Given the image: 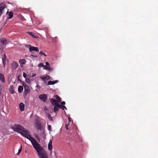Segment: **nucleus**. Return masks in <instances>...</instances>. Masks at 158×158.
<instances>
[{"label":"nucleus","mask_w":158,"mask_h":158,"mask_svg":"<svg viewBox=\"0 0 158 158\" xmlns=\"http://www.w3.org/2000/svg\"><path fill=\"white\" fill-rule=\"evenodd\" d=\"M45 79H46L47 80H49V79H50V77L48 75L46 76L45 77Z\"/></svg>","instance_id":"nucleus-27"},{"label":"nucleus","mask_w":158,"mask_h":158,"mask_svg":"<svg viewBox=\"0 0 158 158\" xmlns=\"http://www.w3.org/2000/svg\"><path fill=\"white\" fill-rule=\"evenodd\" d=\"M47 116L48 118V119L51 121L53 122V120L51 116V115L50 114H47Z\"/></svg>","instance_id":"nucleus-22"},{"label":"nucleus","mask_w":158,"mask_h":158,"mask_svg":"<svg viewBox=\"0 0 158 158\" xmlns=\"http://www.w3.org/2000/svg\"><path fill=\"white\" fill-rule=\"evenodd\" d=\"M40 79H42L43 80H45V77H43V76H40Z\"/></svg>","instance_id":"nucleus-32"},{"label":"nucleus","mask_w":158,"mask_h":158,"mask_svg":"<svg viewBox=\"0 0 158 158\" xmlns=\"http://www.w3.org/2000/svg\"><path fill=\"white\" fill-rule=\"evenodd\" d=\"M46 66H48L49 65H50L47 62H46Z\"/></svg>","instance_id":"nucleus-34"},{"label":"nucleus","mask_w":158,"mask_h":158,"mask_svg":"<svg viewBox=\"0 0 158 158\" xmlns=\"http://www.w3.org/2000/svg\"><path fill=\"white\" fill-rule=\"evenodd\" d=\"M44 110L46 111V110H47L48 109L46 107H45L44 108Z\"/></svg>","instance_id":"nucleus-39"},{"label":"nucleus","mask_w":158,"mask_h":158,"mask_svg":"<svg viewBox=\"0 0 158 158\" xmlns=\"http://www.w3.org/2000/svg\"><path fill=\"white\" fill-rule=\"evenodd\" d=\"M68 125H67V124H66L65 125V127H66V129L67 130L68 129Z\"/></svg>","instance_id":"nucleus-37"},{"label":"nucleus","mask_w":158,"mask_h":158,"mask_svg":"<svg viewBox=\"0 0 158 158\" xmlns=\"http://www.w3.org/2000/svg\"><path fill=\"white\" fill-rule=\"evenodd\" d=\"M6 7V5L4 3H1L0 4V17L3 13L4 9Z\"/></svg>","instance_id":"nucleus-6"},{"label":"nucleus","mask_w":158,"mask_h":158,"mask_svg":"<svg viewBox=\"0 0 158 158\" xmlns=\"http://www.w3.org/2000/svg\"><path fill=\"white\" fill-rule=\"evenodd\" d=\"M39 98L41 101L45 102L47 99V96L46 94H42L40 95Z\"/></svg>","instance_id":"nucleus-5"},{"label":"nucleus","mask_w":158,"mask_h":158,"mask_svg":"<svg viewBox=\"0 0 158 158\" xmlns=\"http://www.w3.org/2000/svg\"><path fill=\"white\" fill-rule=\"evenodd\" d=\"M43 55H44L45 56H47V55L46 54H45L44 53V54H43Z\"/></svg>","instance_id":"nucleus-40"},{"label":"nucleus","mask_w":158,"mask_h":158,"mask_svg":"<svg viewBox=\"0 0 158 158\" xmlns=\"http://www.w3.org/2000/svg\"><path fill=\"white\" fill-rule=\"evenodd\" d=\"M22 150V146H21V148L20 149H19L18 150V152L17 153V155H19V153L21 152Z\"/></svg>","instance_id":"nucleus-30"},{"label":"nucleus","mask_w":158,"mask_h":158,"mask_svg":"<svg viewBox=\"0 0 158 158\" xmlns=\"http://www.w3.org/2000/svg\"><path fill=\"white\" fill-rule=\"evenodd\" d=\"M0 42L3 44V46L4 45H6L7 44V40L4 38L0 39Z\"/></svg>","instance_id":"nucleus-11"},{"label":"nucleus","mask_w":158,"mask_h":158,"mask_svg":"<svg viewBox=\"0 0 158 158\" xmlns=\"http://www.w3.org/2000/svg\"><path fill=\"white\" fill-rule=\"evenodd\" d=\"M0 80L2 82L5 83V80L4 75L0 73Z\"/></svg>","instance_id":"nucleus-12"},{"label":"nucleus","mask_w":158,"mask_h":158,"mask_svg":"<svg viewBox=\"0 0 158 158\" xmlns=\"http://www.w3.org/2000/svg\"><path fill=\"white\" fill-rule=\"evenodd\" d=\"M27 76V74H26V73L24 72L23 73V77L25 78H26V77Z\"/></svg>","instance_id":"nucleus-29"},{"label":"nucleus","mask_w":158,"mask_h":158,"mask_svg":"<svg viewBox=\"0 0 158 158\" xmlns=\"http://www.w3.org/2000/svg\"><path fill=\"white\" fill-rule=\"evenodd\" d=\"M5 48V47H2V48H0L2 49V48Z\"/></svg>","instance_id":"nucleus-42"},{"label":"nucleus","mask_w":158,"mask_h":158,"mask_svg":"<svg viewBox=\"0 0 158 158\" xmlns=\"http://www.w3.org/2000/svg\"><path fill=\"white\" fill-rule=\"evenodd\" d=\"M50 102L52 105L54 106L59 105L58 102L54 99L51 98Z\"/></svg>","instance_id":"nucleus-9"},{"label":"nucleus","mask_w":158,"mask_h":158,"mask_svg":"<svg viewBox=\"0 0 158 158\" xmlns=\"http://www.w3.org/2000/svg\"><path fill=\"white\" fill-rule=\"evenodd\" d=\"M25 46L29 48V51L30 52L33 51L39 52V51L37 47H34L30 45H26Z\"/></svg>","instance_id":"nucleus-3"},{"label":"nucleus","mask_w":158,"mask_h":158,"mask_svg":"<svg viewBox=\"0 0 158 158\" xmlns=\"http://www.w3.org/2000/svg\"><path fill=\"white\" fill-rule=\"evenodd\" d=\"M6 56L5 55H4L2 57V61H3V63L4 66L5 64V60H6Z\"/></svg>","instance_id":"nucleus-16"},{"label":"nucleus","mask_w":158,"mask_h":158,"mask_svg":"<svg viewBox=\"0 0 158 158\" xmlns=\"http://www.w3.org/2000/svg\"><path fill=\"white\" fill-rule=\"evenodd\" d=\"M60 108L63 110H64V108L65 109H67V108L64 106H61L60 105H57L54 106V112L55 113H56V112H57L59 108Z\"/></svg>","instance_id":"nucleus-4"},{"label":"nucleus","mask_w":158,"mask_h":158,"mask_svg":"<svg viewBox=\"0 0 158 158\" xmlns=\"http://www.w3.org/2000/svg\"><path fill=\"white\" fill-rule=\"evenodd\" d=\"M31 56H34L35 57L37 56H34V55H31Z\"/></svg>","instance_id":"nucleus-43"},{"label":"nucleus","mask_w":158,"mask_h":158,"mask_svg":"<svg viewBox=\"0 0 158 158\" xmlns=\"http://www.w3.org/2000/svg\"><path fill=\"white\" fill-rule=\"evenodd\" d=\"M8 15L9 16L8 19H11L13 16V13L10 12L8 14Z\"/></svg>","instance_id":"nucleus-23"},{"label":"nucleus","mask_w":158,"mask_h":158,"mask_svg":"<svg viewBox=\"0 0 158 158\" xmlns=\"http://www.w3.org/2000/svg\"><path fill=\"white\" fill-rule=\"evenodd\" d=\"M44 53L43 52L41 51L40 52V55H43Z\"/></svg>","instance_id":"nucleus-35"},{"label":"nucleus","mask_w":158,"mask_h":158,"mask_svg":"<svg viewBox=\"0 0 158 158\" xmlns=\"http://www.w3.org/2000/svg\"><path fill=\"white\" fill-rule=\"evenodd\" d=\"M35 76V74L34 73H33L32 74V77H34Z\"/></svg>","instance_id":"nucleus-36"},{"label":"nucleus","mask_w":158,"mask_h":158,"mask_svg":"<svg viewBox=\"0 0 158 158\" xmlns=\"http://www.w3.org/2000/svg\"><path fill=\"white\" fill-rule=\"evenodd\" d=\"M69 121L70 122V118H69Z\"/></svg>","instance_id":"nucleus-41"},{"label":"nucleus","mask_w":158,"mask_h":158,"mask_svg":"<svg viewBox=\"0 0 158 158\" xmlns=\"http://www.w3.org/2000/svg\"><path fill=\"white\" fill-rule=\"evenodd\" d=\"M23 90V87L22 86H20L18 88V90L19 93H21Z\"/></svg>","instance_id":"nucleus-18"},{"label":"nucleus","mask_w":158,"mask_h":158,"mask_svg":"<svg viewBox=\"0 0 158 158\" xmlns=\"http://www.w3.org/2000/svg\"><path fill=\"white\" fill-rule=\"evenodd\" d=\"M19 108L21 111H24V105L23 103H20L19 104Z\"/></svg>","instance_id":"nucleus-13"},{"label":"nucleus","mask_w":158,"mask_h":158,"mask_svg":"<svg viewBox=\"0 0 158 158\" xmlns=\"http://www.w3.org/2000/svg\"><path fill=\"white\" fill-rule=\"evenodd\" d=\"M55 97L56 99V101L58 102V103L60 102L61 101L60 98L58 95H56Z\"/></svg>","instance_id":"nucleus-20"},{"label":"nucleus","mask_w":158,"mask_h":158,"mask_svg":"<svg viewBox=\"0 0 158 158\" xmlns=\"http://www.w3.org/2000/svg\"><path fill=\"white\" fill-rule=\"evenodd\" d=\"M52 140L51 139L50 140V141L48 144V150H49L51 152H52Z\"/></svg>","instance_id":"nucleus-10"},{"label":"nucleus","mask_w":158,"mask_h":158,"mask_svg":"<svg viewBox=\"0 0 158 158\" xmlns=\"http://www.w3.org/2000/svg\"><path fill=\"white\" fill-rule=\"evenodd\" d=\"M35 127L37 129L41 131L42 130V126L39 122H37L36 123Z\"/></svg>","instance_id":"nucleus-8"},{"label":"nucleus","mask_w":158,"mask_h":158,"mask_svg":"<svg viewBox=\"0 0 158 158\" xmlns=\"http://www.w3.org/2000/svg\"><path fill=\"white\" fill-rule=\"evenodd\" d=\"M36 87L37 88H40V86L38 85H37L36 86Z\"/></svg>","instance_id":"nucleus-38"},{"label":"nucleus","mask_w":158,"mask_h":158,"mask_svg":"<svg viewBox=\"0 0 158 158\" xmlns=\"http://www.w3.org/2000/svg\"><path fill=\"white\" fill-rule=\"evenodd\" d=\"M38 66L39 67H42L44 68H44H46V66L44 65L43 63H40L38 65Z\"/></svg>","instance_id":"nucleus-19"},{"label":"nucleus","mask_w":158,"mask_h":158,"mask_svg":"<svg viewBox=\"0 0 158 158\" xmlns=\"http://www.w3.org/2000/svg\"><path fill=\"white\" fill-rule=\"evenodd\" d=\"M48 129L49 131H52L51 126L50 125H48Z\"/></svg>","instance_id":"nucleus-28"},{"label":"nucleus","mask_w":158,"mask_h":158,"mask_svg":"<svg viewBox=\"0 0 158 158\" xmlns=\"http://www.w3.org/2000/svg\"><path fill=\"white\" fill-rule=\"evenodd\" d=\"M32 145L40 158H48L46 152L37 141Z\"/></svg>","instance_id":"nucleus-2"},{"label":"nucleus","mask_w":158,"mask_h":158,"mask_svg":"<svg viewBox=\"0 0 158 158\" xmlns=\"http://www.w3.org/2000/svg\"><path fill=\"white\" fill-rule=\"evenodd\" d=\"M9 91L11 94H13L15 93L14 91V88L12 85H10L9 88Z\"/></svg>","instance_id":"nucleus-15"},{"label":"nucleus","mask_w":158,"mask_h":158,"mask_svg":"<svg viewBox=\"0 0 158 158\" xmlns=\"http://www.w3.org/2000/svg\"><path fill=\"white\" fill-rule=\"evenodd\" d=\"M27 33L29 34L30 35H31L32 37H35V35L33 34L32 33L30 32H27Z\"/></svg>","instance_id":"nucleus-24"},{"label":"nucleus","mask_w":158,"mask_h":158,"mask_svg":"<svg viewBox=\"0 0 158 158\" xmlns=\"http://www.w3.org/2000/svg\"><path fill=\"white\" fill-rule=\"evenodd\" d=\"M12 128L13 131L21 134L23 136L26 138L30 141L32 144L36 141L31 137L29 131L25 129L22 126L19 124H15Z\"/></svg>","instance_id":"nucleus-1"},{"label":"nucleus","mask_w":158,"mask_h":158,"mask_svg":"<svg viewBox=\"0 0 158 158\" xmlns=\"http://www.w3.org/2000/svg\"><path fill=\"white\" fill-rule=\"evenodd\" d=\"M58 82V80H56L55 81H49L48 82V85H53Z\"/></svg>","instance_id":"nucleus-14"},{"label":"nucleus","mask_w":158,"mask_h":158,"mask_svg":"<svg viewBox=\"0 0 158 158\" xmlns=\"http://www.w3.org/2000/svg\"><path fill=\"white\" fill-rule=\"evenodd\" d=\"M19 17L22 21H24L25 20L23 16L20 15Z\"/></svg>","instance_id":"nucleus-26"},{"label":"nucleus","mask_w":158,"mask_h":158,"mask_svg":"<svg viewBox=\"0 0 158 158\" xmlns=\"http://www.w3.org/2000/svg\"><path fill=\"white\" fill-rule=\"evenodd\" d=\"M25 62L26 60L24 59H23L19 60V63L21 64H23L25 63Z\"/></svg>","instance_id":"nucleus-21"},{"label":"nucleus","mask_w":158,"mask_h":158,"mask_svg":"<svg viewBox=\"0 0 158 158\" xmlns=\"http://www.w3.org/2000/svg\"><path fill=\"white\" fill-rule=\"evenodd\" d=\"M25 81L28 84H30L31 82L29 79L28 78H26Z\"/></svg>","instance_id":"nucleus-25"},{"label":"nucleus","mask_w":158,"mask_h":158,"mask_svg":"<svg viewBox=\"0 0 158 158\" xmlns=\"http://www.w3.org/2000/svg\"><path fill=\"white\" fill-rule=\"evenodd\" d=\"M46 68H44V69L48 70L49 71H52L53 70V69L51 68L50 67V65H49L48 66H46Z\"/></svg>","instance_id":"nucleus-17"},{"label":"nucleus","mask_w":158,"mask_h":158,"mask_svg":"<svg viewBox=\"0 0 158 158\" xmlns=\"http://www.w3.org/2000/svg\"><path fill=\"white\" fill-rule=\"evenodd\" d=\"M23 85L24 87L25 92L27 94L29 93L30 91L29 87L24 83L23 84Z\"/></svg>","instance_id":"nucleus-7"},{"label":"nucleus","mask_w":158,"mask_h":158,"mask_svg":"<svg viewBox=\"0 0 158 158\" xmlns=\"http://www.w3.org/2000/svg\"><path fill=\"white\" fill-rule=\"evenodd\" d=\"M2 90V87L1 86V85H0V95L2 93L1 92V91Z\"/></svg>","instance_id":"nucleus-31"},{"label":"nucleus","mask_w":158,"mask_h":158,"mask_svg":"<svg viewBox=\"0 0 158 158\" xmlns=\"http://www.w3.org/2000/svg\"><path fill=\"white\" fill-rule=\"evenodd\" d=\"M61 105H64L65 104V102L64 101H63L61 102Z\"/></svg>","instance_id":"nucleus-33"}]
</instances>
